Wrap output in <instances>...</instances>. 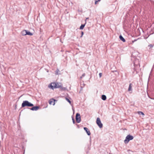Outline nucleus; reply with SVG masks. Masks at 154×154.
<instances>
[{
  "label": "nucleus",
  "instance_id": "f257e3e1",
  "mask_svg": "<svg viewBox=\"0 0 154 154\" xmlns=\"http://www.w3.org/2000/svg\"><path fill=\"white\" fill-rule=\"evenodd\" d=\"M33 106V104L27 100L23 101L21 105L22 107H24L25 106L31 107Z\"/></svg>",
  "mask_w": 154,
  "mask_h": 154
},
{
  "label": "nucleus",
  "instance_id": "f03ea898",
  "mask_svg": "<svg viewBox=\"0 0 154 154\" xmlns=\"http://www.w3.org/2000/svg\"><path fill=\"white\" fill-rule=\"evenodd\" d=\"M134 137L130 134L128 135L126 137L125 140H124L125 143H128L129 141L133 139Z\"/></svg>",
  "mask_w": 154,
  "mask_h": 154
},
{
  "label": "nucleus",
  "instance_id": "7ed1b4c3",
  "mask_svg": "<svg viewBox=\"0 0 154 154\" xmlns=\"http://www.w3.org/2000/svg\"><path fill=\"white\" fill-rule=\"evenodd\" d=\"M96 123L100 128H101L103 127V124L101 122L100 119L99 118H97V119Z\"/></svg>",
  "mask_w": 154,
  "mask_h": 154
},
{
  "label": "nucleus",
  "instance_id": "20e7f679",
  "mask_svg": "<svg viewBox=\"0 0 154 154\" xmlns=\"http://www.w3.org/2000/svg\"><path fill=\"white\" fill-rule=\"evenodd\" d=\"M76 120L77 123H79L81 121V116L80 114L77 113L76 115Z\"/></svg>",
  "mask_w": 154,
  "mask_h": 154
},
{
  "label": "nucleus",
  "instance_id": "39448f33",
  "mask_svg": "<svg viewBox=\"0 0 154 154\" xmlns=\"http://www.w3.org/2000/svg\"><path fill=\"white\" fill-rule=\"evenodd\" d=\"M56 85V83H52L49 85V87L51 89H53L54 88H55Z\"/></svg>",
  "mask_w": 154,
  "mask_h": 154
},
{
  "label": "nucleus",
  "instance_id": "423d86ee",
  "mask_svg": "<svg viewBox=\"0 0 154 154\" xmlns=\"http://www.w3.org/2000/svg\"><path fill=\"white\" fill-rule=\"evenodd\" d=\"M39 107L38 106H35L32 107V108H30V109L32 111H36L39 109Z\"/></svg>",
  "mask_w": 154,
  "mask_h": 154
},
{
  "label": "nucleus",
  "instance_id": "0eeeda50",
  "mask_svg": "<svg viewBox=\"0 0 154 154\" xmlns=\"http://www.w3.org/2000/svg\"><path fill=\"white\" fill-rule=\"evenodd\" d=\"M56 100L53 99H51L49 101V103L50 104H53V105H55L54 101H55Z\"/></svg>",
  "mask_w": 154,
  "mask_h": 154
},
{
  "label": "nucleus",
  "instance_id": "6e6552de",
  "mask_svg": "<svg viewBox=\"0 0 154 154\" xmlns=\"http://www.w3.org/2000/svg\"><path fill=\"white\" fill-rule=\"evenodd\" d=\"M84 130L86 131L87 134L88 135H90L91 134V133L90 131L88 130V129L86 127H84Z\"/></svg>",
  "mask_w": 154,
  "mask_h": 154
},
{
  "label": "nucleus",
  "instance_id": "1a4fd4ad",
  "mask_svg": "<svg viewBox=\"0 0 154 154\" xmlns=\"http://www.w3.org/2000/svg\"><path fill=\"white\" fill-rule=\"evenodd\" d=\"M56 84L55 88H59L62 87V84L61 83H56Z\"/></svg>",
  "mask_w": 154,
  "mask_h": 154
},
{
  "label": "nucleus",
  "instance_id": "9d476101",
  "mask_svg": "<svg viewBox=\"0 0 154 154\" xmlns=\"http://www.w3.org/2000/svg\"><path fill=\"white\" fill-rule=\"evenodd\" d=\"M26 30H23L21 32V34L23 35H26Z\"/></svg>",
  "mask_w": 154,
  "mask_h": 154
},
{
  "label": "nucleus",
  "instance_id": "9b49d317",
  "mask_svg": "<svg viewBox=\"0 0 154 154\" xmlns=\"http://www.w3.org/2000/svg\"><path fill=\"white\" fill-rule=\"evenodd\" d=\"M119 38L120 39L122 40V42H125V39H124V38L122 36V35H120L119 36Z\"/></svg>",
  "mask_w": 154,
  "mask_h": 154
},
{
  "label": "nucleus",
  "instance_id": "f8f14e48",
  "mask_svg": "<svg viewBox=\"0 0 154 154\" xmlns=\"http://www.w3.org/2000/svg\"><path fill=\"white\" fill-rule=\"evenodd\" d=\"M101 99L103 100H106V95H103L101 96Z\"/></svg>",
  "mask_w": 154,
  "mask_h": 154
},
{
  "label": "nucleus",
  "instance_id": "ddd939ff",
  "mask_svg": "<svg viewBox=\"0 0 154 154\" xmlns=\"http://www.w3.org/2000/svg\"><path fill=\"white\" fill-rule=\"evenodd\" d=\"M132 85L131 83H130L129 84L128 91H130L132 90Z\"/></svg>",
  "mask_w": 154,
  "mask_h": 154
},
{
  "label": "nucleus",
  "instance_id": "4468645a",
  "mask_svg": "<svg viewBox=\"0 0 154 154\" xmlns=\"http://www.w3.org/2000/svg\"><path fill=\"white\" fill-rule=\"evenodd\" d=\"M26 35H33V34L31 33V32H30L29 31H26Z\"/></svg>",
  "mask_w": 154,
  "mask_h": 154
},
{
  "label": "nucleus",
  "instance_id": "2eb2a0df",
  "mask_svg": "<svg viewBox=\"0 0 154 154\" xmlns=\"http://www.w3.org/2000/svg\"><path fill=\"white\" fill-rule=\"evenodd\" d=\"M85 25V24H82L80 27V29H83L84 28V27Z\"/></svg>",
  "mask_w": 154,
  "mask_h": 154
},
{
  "label": "nucleus",
  "instance_id": "dca6fc26",
  "mask_svg": "<svg viewBox=\"0 0 154 154\" xmlns=\"http://www.w3.org/2000/svg\"><path fill=\"white\" fill-rule=\"evenodd\" d=\"M59 70L58 69H57L55 71V74L56 75L58 74V72H59Z\"/></svg>",
  "mask_w": 154,
  "mask_h": 154
},
{
  "label": "nucleus",
  "instance_id": "f3484780",
  "mask_svg": "<svg viewBox=\"0 0 154 154\" xmlns=\"http://www.w3.org/2000/svg\"><path fill=\"white\" fill-rule=\"evenodd\" d=\"M138 114L140 115H144L143 113V112H141V111L138 112Z\"/></svg>",
  "mask_w": 154,
  "mask_h": 154
},
{
  "label": "nucleus",
  "instance_id": "a211bd4d",
  "mask_svg": "<svg viewBox=\"0 0 154 154\" xmlns=\"http://www.w3.org/2000/svg\"><path fill=\"white\" fill-rule=\"evenodd\" d=\"M66 99L70 104L71 103V101L68 98H66Z\"/></svg>",
  "mask_w": 154,
  "mask_h": 154
},
{
  "label": "nucleus",
  "instance_id": "6ab92c4d",
  "mask_svg": "<svg viewBox=\"0 0 154 154\" xmlns=\"http://www.w3.org/2000/svg\"><path fill=\"white\" fill-rule=\"evenodd\" d=\"M138 39H139V38L137 39H135L134 40L132 41V44H133L134 42L136 41Z\"/></svg>",
  "mask_w": 154,
  "mask_h": 154
},
{
  "label": "nucleus",
  "instance_id": "aec40b11",
  "mask_svg": "<svg viewBox=\"0 0 154 154\" xmlns=\"http://www.w3.org/2000/svg\"><path fill=\"white\" fill-rule=\"evenodd\" d=\"M148 47H150L149 49H150L151 48H152L153 47V45H152L150 44L148 45Z\"/></svg>",
  "mask_w": 154,
  "mask_h": 154
},
{
  "label": "nucleus",
  "instance_id": "412c9836",
  "mask_svg": "<svg viewBox=\"0 0 154 154\" xmlns=\"http://www.w3.org/2000/svg\"><path fill=\"white\" fill-rule=\"evenodd\" d=\"M84 34V32H83L82 31V32H81V36H80V37H82V36Z\"/></svg>",
  "mask_w": 154,
  "mask_h": 154
},
{
  "label": "nucleus",
  "instance_id": "4be33fe9",
  "mask_svg": "<svg viewBox=\"0 0 154 154\" xmlns=\"http://www.w3.org/2000/svg\"><path fill=\"white\" fill-rule=\"evenodd\" d=\"M138 65H139V66L140 67V64H139V63H138V64H137V65L135 63V62H134V66H135V65H137V66H138Z\"/></svg>",
  "mask_w": 154,
  "mask_h": 154
},
{
  "label": "nucleus",
  "instance_id": "5701e85b",
  "mask_svg": "<svg viewBox=\"0 0 154 154\" xmlns=\"http://www.w3.org/2000/svg\"><path fill=\"white\" fill-rule=\"evenodd\" d=\"M102 73H99V76H100V78L101 76H102Z\"/></svg>",
  "mask_w": 154,
  "mask_h": 154
},
{
  "label": "nucleus",
  "instance_id": "b1692460",
  "mask_svg": "<svg viewBox=\"0 0 154 154\" xmlns=\"http://www.w3.org/2000/svg\"><path fill=\"white\" fill-rule=\"evenodd\" d=\"M72 122H73V123H75V120H74V118H73L72 117Z\"/></svg>",
  "mask_w": 154,
  "mask_h": 154
},
{
  "label": "nucleus",
  "instance_id": "393cba45",
  "mask_svg": "<svg viewBox=\"0 0 154 154\" xmlns=\"http://www.w3.org/2000/svg\"><path fill=\"white\" fill-rule=\"evenodd\" d=\"M134 72L137 73V71L136 70V69H135L134 71Z\"/></svg>",
  "mask_w": 154,
  "mask_h": 154
},
{
  "label": "nucleus",
  "instance_id": "a878e982",
  "mask_svg": "<svg viewBox=\"0 0 154 154\" xmlns=\"http://www.w3.org/2000/svg\"><path fill=\"white\" fill-rule=\"evenodd\" d=\"M98 2L97 1V0H95V4H97Z\"/></svg>",
  "mask_w": 154,
  "mask_h": 154
},
{
  "label": "nucleus",
  "instance_id": "bb28decb",
  "mask_svg": "<svg viewBox=\"0 0 154 154\" xmlns=\"http://www.w3.org/2000/svg\"><path fill=\"white\" fill-rule=\"evenodd\" d=\"M85 76V73H84V74H83L82 75V77H83Z\"/></svg>",
  "mask_w": 154,
  "mask_h": 154
},
{
  "label": "nucleus",
  "instance_id": "cd10ccee",
  "mask_svg": "<svg viewBox=\"0 0 154 154\" xmlns=\"http://www.w3.org/2000/svg\"><path fill=\"white\" fill-rule=\"evenodd\" d=\"M82 77H82V76H81V77H80V79H82Z\"/></svg>",
  "mask_w": 154,
  "mask_h": 154
},
{
  "label": "nucleus",
  "instance_id": "c85d7f7f",
  "mask_svg": "<svg viewBox=\"0 0 154 154\" xmlns=\"http://www.w3.org/2000/svg\"><path fill=\"white\" fill-rule=\"evenodd\" d=\"M113 72H117L116 71H113Z\"/></svg>",
  "mask_w": 154,
  "mask_h": 154
},
{
  "label": "nucleus",
  "instance_id": "c756f323",
  "mask_svg": "<svg viewBox=\"0 0 154 154\" xmlns=\"http://www.w3.org/2000/svg\"><path fill=\"white\" fill-rule=\"evenodd\" d=\"M87 19H88V18H86Z\"/></svg>",
  "mask_w": 154,
  "mask_h": 154
},
{
  "label": "nucleus",
  "instance_id": "7c9ffc66",
  "mask_svg": "<svg viewBox=\"0 0 154 154\" xmlns=\"http://www.w3.org/2000/svg\"><path fill=\"white\" fill-rule=\"evenodd\" d=\"M109 154H111V153H109Z\"/></svg>",
  "mask_w": 154,
  "mask_h": 154
}]
</instances>
